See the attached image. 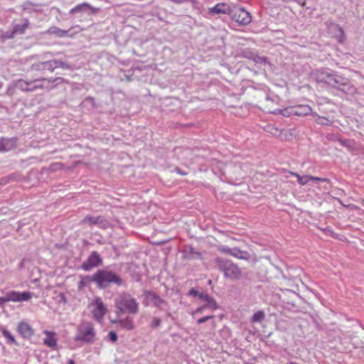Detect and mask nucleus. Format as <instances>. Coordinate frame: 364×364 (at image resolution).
I'll list each match as a JSON object with an SVG mask.
<instances>
[{
  "label": "nucleus",
  "mask_w": 364,
  "mask_h": 364,
  "mask_svg": "<svg viewBox=\"0 0 364 364\" xmlns=\"http://www.w3.org/2000/svg\"><path fill=\"white\" fill-rule=\"evenodd\" d=\"M46 337L43 338V344L53 350L57 348V338L56 333L53 331H49L48 330H45L43 331Z\"/></svg>",
  "instance_id": "18"
},
{
  "label": "nucleus",
  "mask_w": 364,
  "mask_h": 364,
  "mask_svg": "<svg viewBox=\"0 0 364 364\" xmlns=\"http://www.w3.org/2000/svg\"><path fill=\"white\" fill-rule=\"evenodd\" d=\"M31 70L33 71H43L44 67H43V62H38L36 63H34L31 66Z\"/></svg>",
  "instance_id": "34"
},
{
  "label": "nucleus",
  "mask_w": 364,
  "mask_h": 364,
  "mask_svg": "<svg viewBox=\"0 0 364 364\" xmlns=\"http://www.w3.org/2000/svg\"><path fill=\"white\" fill-rule=\"evenodd\" d=\"M88 307L93 318L101 323L107 313V308L102 299L98 296L95 297L89 304Z\"/></svg>",
  "instance_id": "5"
},
{
  "label": "nucleus",
  "mask_w": 364,
  "mask_h": 364,
  "mask_svg": "<svg viewBox=\"0 0 364 364\" xmlns=\"http://www.w3.org/2000/svg\"><path fill=\"white\" fill-rule=\"evenodd\" d=\"M269 112L273 113V114H281L284 117H289L291 115L294 114V113H296L294 107H287L284 109H280L279 107L277 109L269 110Z\"/></svg>",
  "instance_id": "22"
},
{
  "label": "nucleus",
  "mask_w": 364,
  "mask_h": 364,
  "mask_svg": "<svg viewBox=\"0 0 364 364\" xmlns=\"http://www.w3.org/2000/svg\"><path fill=\"white\" fill-rule=\"evenodd\" d=\"M17 331L23 338H31L34 334L33 329L31 325L26 321L19 322Z\"/></svg>",
  "instance_id": "19"
},
{
  "label": "nucleus",
  "mask_w": 364,
  "mask_h": 364,
  "mask_svg": "<svg viewBox=\"0 0 364 364\" xmlns=\"http://www.w3.org/2000/svg\"><path fill=\"white\" fill-rule=\"evenodd\" d=\"M325 232L328 235H330V236H331L333 237H336V234L332 230H330V229L327 228V229L325 230Z\"/></svg>",
  "instance_id": "40"
},
{
  "label": "nucleus",
  "mask_w": 364,
  "mask_h": 364,
  "mask_svg": "<svg viewBox=\"0 0 364 364\" xmlns=\"http://www.w3.org/2000/svg\"><path fill=\"white\" fill-rule=\"evenodd\" d=\"M3 86V84L1 82H0V89Z\"/></svg>",
  "instance_id": "44"
},
{
  "label": "nucleus",
  "mask_w": 364,
  "mask_h": 364,
  "mask_svg": "<svg viewBox=\"0 0 364 364\" xmlns=\"http://www.w3.org/2000/svg\"><path fill=\"white\" fill-rule=\"evenodd\" d=\"M49 32L52 34H55V36H57L58 37H63L67 33V31L61 30L57 27L50 28L49 29Z\"/></svg>",
  "instance_id": "32"
},
{
  "label": "nucleus",
  "mask_w": 364,
  "mask_h": 364,
  "mask_svg": "<svg viewBox=\"0 0 364 364\" xmlns=\"http://www.w3.org/2000/svg\"><path fill=\"white\" fill-rule=\"evenodd\" d=\"M231 11L229 4L223 2L218 3L208 9L210 14H230Z\"/></svg>",
  "instance_id": "17"
},
{
  "label": "nucleus",
  "mask_w": 364,
  "mask_h": 364,
  "mask_svg": "<svg viewBox=\"0 0 364 364\" xmlns=\"http://www.w3.org/2000/svg\"><path fill=\"white\" fill-rule=\"evenodd\" d=\"M311 111V107L307 105H297V116L307 115Z\"/></svg>",
  "instance_id": "27"
},
{
  "label": "nucleus",
  "mask_w": 364,
  "mask_h": 364,
  "mask_svg": "<svg viewBox=\"0 0 364 364\" xmlns=\"http://www.w3.org/2000/svg\"><path fill=\"white\" fill-rule=\"evenodd\" d=\"M145 295L149 301H152L156 305H159L162 302L160 296L152 291H146Z\"/></svg>",
  "instance_id": "26"
},
{
  "label": "nucleus",
  "mask_w": 364,
  "mask_h": 364,
  "mask_svg": "<svg viewBox=\"0 0 364 364\" xmlns=\"http://www.w3.org/2000/svg\"><path fill=\"white\" fill-rule=\"evenodd\" d=\"M83 7H86V8H91L90 5L87 3H82V4H78L77 6H75L73 9H71V13H75V12H79L82 10V9Z\"/></svg>",
  "instance_id": "33"
},
{
  "label": "nucleus",
  "mask_w": 364,
  "mask_h": 364,
  "mask_svg": "<svg viewBox=\"0 0 364 364\" xmlns=\"http://www.w3.org/2000/svg\"><path fill=\"white\" fill-rule=\"evenodd\" d=\"M301 282V286H299L297 284V290L299 292H297V296L302 298V295H301V293H303L304 296H307L308 294H311V291H310L308 285L305 284L301 279H300Z\"/></svg>",
  "instance_id": "25"
},
{
  "label": "nucleus",
  "mask_w": 364,
  "mask_h": 364,
  "mask_svg": "<svg viewBox=\"0 0 364 364\" xmlns=\"http://www.w3.org/2000/svg\"><path fill=\"white\" fill-rule=\"evenodd\" d=\"M224 274L231 279H238L242 276L240 269L234 263L226 262L223 267Z\"/></svg>",
  "instance_id": "10"
},
{
  "label": "nucleus",
  "mask_w": 364,
  "mask_h": 364,
  "mask_svg": "<svg viewBox=\"0 0 364 364\" xmlns=\"http://www.w3.org/2000/svg\"><path fill=\"white\" fill-rule=\"evenodd\" d=\"M223 251L238 259H247L249 257L247 252L236 248H224Z\"/></svg>",
  "instance_id": "21"
},
{
  "label": "nucleus",
  "mask_w": 364,
  "mask_h": 364,
  "mask_svg": "<svg viewBox=\"0 0 364 364\" xmlns=\"http://www.w3.org/2000/svg\"><path fill=\"white\" fill-rule=\"evenodd\" d=\"M264 318V313L262 311H257L253 316L252 317V322H260L262 321Z\"/></svg>",
  "instance_id": "30"
},
{
  "label": "nucleus",
  "mask_w": 364,
  "mask_h": 364,
  "mask_svg": "<svg viewBox=\"0 0 364 364\" xmlns=\"http://www.w3.org/2000/svg\"><path fill=\"white\" fill-rule=\"evenodd\" d=\"M114 305L118 314H136L139 309L136 299L126 292L121 293L115 298Z\"/></svg>",
  "instance_id": "2"
},
{
  "label": "nucleus",
  "mask_w": 364,
  "mask_h": 364,
  "mask_svg": "<svg viewBox=\"0 0 364 364\" xmlns=\"http://www.w3.org/2000/svg\"><path fill=\"white\" fill-rule=\"evenodd\" d=\"M33 297V293L30 291H9L4 296H0V304L8 302H23L30 300Z\"/></svg>",
  "instance_id": "6"
},
{
  "label": "nucleus",
  "mask_w": 364,
  "mask_h": 364,
  "mask_svg": "<svg viewBox=\"0 0 364 364\" xmlns=\"http://www.w3.org/2000/svg\"><path fill=\"white\" fill-rule=\"evenodd\" d=\"M296 177L297 182L299 183L301 186H314V184H316L318 181H328L327 178L314 177L308 175L300 176L299 175L297 174Z\"/></svg>",
  "instance_id": "16"
},
{
  "label": "nucleus",
  "mask_w": 364,
  "mask_h": 364,
  "mask_svg": "<svg viewBox=\"0 0 364 364\" xmlns=\"http://www.w3.org/2000/svg\"><path fill=\"white\" fill-rule=\"evenodd\" d=\"M189 294L198 296L200 299L203 300L207 303V306L209 307V309H218V304L216 301L210 297L208 294L205 293H200L197 290L192 289L189 291Z\"/></svg>",
  "instance_id": "14"
},
{
  "label": "nucleus",
  "mask_w": 364,
  "mask_h": 364,
  "mask_svg": "<svg viewBox=\"0 0 364 364\" xmlns=\"http://www.w3.org/2000/svg\"><path fill=\"white\" fill-rule=\"evenodd\" d=\"M176 172H177L178 173H179L180 175H182V176H185V175H186V172H183V171H181L180 169H178V168H177V169H176Z\"/></svg>",
  "instance_id": "42"
},
{
  "label": "nucleus",
  "mask_w": 364,
  "mask_h": 364,
  "mask_svg": "<svg viewBox=\"0 0 364 364\" xmlns=\"http://www.w3.org/2000/svg\"><path fill=\"white\" fill-rule=\"evenodd\" d=\"M90 282L92 281V277L88 276L81 277L80 280L77 283L78 291H82Z\"/></svg>",
  "instance_id": "29"
},
{
  "label": "nucleus",
  "mask_w": 364,
  "mask_h": 364,
  "mask_svg": "<svg viewBox=\"0 0 364 364\" xmlns=\"http://www.w3.org/2000/svg\"><path fill=\"white\" fill-rule=\"evenodd\" d=\"M29 26V21L27 18H23L21 20L20 23L14 24L13 27V30L9 33H6L3 38L11 39L14 37L16 34H23Z\"/></svg>",
  "instance_id": "11"
},
{
  "label": "nucleus",
  "mask_w": 364,
  "mask_h": 364,
  "mask_svg": "<svg viewBox=\"0 0 364 364\" xmlns=\"http://www.w3.org/2000/svg\"><path fill=\"white\" fill-rule=\"evenodd\" d=\"M102 262V259L99 254L96 252H92L88 257L87 259L82 263V269L87 271L92 267H97Z\"/></svg>",
  "instance_id": "13"
},
{
  "label": "nucleus",
  "mask_w": 364,
  "mask_h": 364,
  "mask_svg": "<svg viewBox=\"0 0 364 364\" xmlns=\"http://www.w3.org/2000/svg\"><path fill=\"white\" fill-rule=\"evenodd\" d=\"M316 122L324 125H329L331 124V121L328 118L323 117H318L316 119Z\"/></svg>",
  "instance_id": "35"
},
{
  "label": "nucleus",
  "mask_w": 364,
  "mask_h": 364,
  "mask_svg": "<svg viewBox=\"0 0 364 364\" xmlns=\"http://www.w3.org/2000/svg\"><path fill=\"white\" fill-rule=\"evenodd\" d=\"M81 224L87 225L90 227L96 225L100 228L105 229L108 227L109 223L105 218L102 215L94 216L87 215L81 220Z\"/></svg>",
  "instance_id": "8"
},
{
  "label": "nucleus",
  "mask_w": 364,
  "mask_h": 364,
  "mask_svg": "<svg viewBox=\"0 0 364 364\" xmlns=\"http://www.w3.org/2000/svg\"><path fill=\"white\" fill-rule=\"evenodd\" d=\"M339 141L341 145L344 146H350V141L347 139H339Z\"/></svg>",
  "instance_id": "41"
},
{
  "label": "nucleus",
  "mask_w": 364,
  "mask_h": 364,
  "mask_svg": "<svg viewBox=\"0 0 364 364\" xmlns=\"http://www.w3.org/2000/svg\"><path fill=\"white\" fill-rule=\"evenodd\" d=\"M46 80V82H38L36 83H33L32 85L33 91L36 90L38 89H50L53 87L52 84L54 81L48 79Z\"/></svg>",
  "instance_id": "24"
},
{
  "label": "nucleus",
  "mask_w": 364,
  "mask_h": 364,
  "mask_svg": "<svg viewBox=\"0 0 364 364\" xmlns=\"http://www.w3.org/2000/svg\"><path fill=\"white\" fill-rule=\"evenodd\" d=\"M282 104L277 95H267L261 100V108L269 112V110L277 109L280 105H283Z\"/></svg>",
  "instance_id": "9"
},
{
  "label": "nucleus",
  "mask_w": 364,
  "mask_h": 364,
  "mask_svg": "<svg viewBox=\"0 0 364 364\" xmlns=\"http://www.w3.org/2000/svg\"><path fill=\"white\" fill-rule=\"evenodd\" d=\"M2 334L6 339H8L10 343H14L15 345H18L17 341H16L15 338L14 337V336L11 334V333L10 331H9L8 330L4 329L2 331Z\"/></svg>",
  "instance_id": "31"
},
{
  "label": "nucleus",
  "mask_w": 364,
  "mask_h": 364,
  "mask_svg": "<svg viewBox=\"0 0 364 364\" xmlns=\"http://www.w3.org/2000/svg\"><path fill=\"white\" fill-rule=\"evenodd\" d=\"M92 281L101 288L107 287L110 283H121L120 278L114 273L109 271L99 270L92 275Z\"/></svg>",
  "instance_id": "4"
},
{
  "label": "nucleus",
  "mask_w": 364,
  "mask_h": 364,
  "mask_svg": "<svg viewBox=\"0 0 364 364\" xmlns=\"http://www.w3.org/2000/svg\"><path fill=\"white\" fill-rule=\"evenodd\" d=\"M63 65V62L57 60H48L43 62L44 70L50 72H53L55 68L60 67Z\"/></svg>",
  "instance_id": "23"
},
{
  "label": "nucleus",
  "mask_w": 364,
  "mask_h": 364,
  "mask_svg": "<svg viewBox=\"0 0 364 364\" xmlns=\"http://www.w3.org/2000/svg\"><path fill=\"white\" fill-rule=\"evenodd\" d=\"M265 130L269 132L271 134L276 137H280L282 140H289V136H291L292 134L291 132L294 131L293 129L289 130H282L279 128L274 127V125L269 124L265 127Z\"/></svg>",
  "instance_id": "12"
},
{
  "label": "nucleus",
  "mask_w": 364,
  "mask_h": 364,
  "mask_svg": "<svg viewBox=\"0 0 364 364\" xmlns=\"http://www.w3.org/2000/svg\"><path fill=\"white\" fill-rule=\"evenodd\" d=\"M0 150L8 151L14 146V141L9 139H2L1 141Z\"/></svg>",
  "instance_id": "28"
},
{
  "label": "nucleus",
  "mask_w": 364,
  "mask_h": 364,
  "mask_svg": "<svg viewBox=\"0 0 364 364\" xmlns=\"http://www.w3.org/2000/svg\"><path fill=\"white\" fill-rule=\"evenodd\" d=\"M109 338L110 340L113 342V343H115L117 341V336L115 332L114 331H109Z\"/></svg>",
  "instance_id": "39"
},
{
  "label": "nucleus",
  "mask_w": 364,
  "mask_h": 364,
  "mask_svg": "<svg viewBox=\"0 0 364 364\" xmlns=\"http://www.w3.org/2000/svg\"><path fill=\"white\" fill-rule=\"evenodd\" d=\"M213 317H214V316H213V315L203 316V317L199 318L197 322H198V323L200 324V323L206 322L207 321L213 318Z\"/></svg>",
  "instance_id": "37"
},
{
  "label": "nucleus",
  "mask_w": 364,
  "mask_h": 364,
  "mask_svg": "<svg viewBox=\"0 0 364 364\" xmlns=\"http://www.w3.org/2000/svg\"><path fill=\"white\" fill-rule=\"evenodd\" d=\"M160 325H161V319L160 318H156V317L152 318L151 322L150 323V326L152 328H158L160 326Z\"/></svg>",
  "instance_id": "36"
},
{
  "label": "nucleus",
  "mask_w": 364,
  "mask_h": 364,
  "mask_svg": "<svg viewBox=\"0 0 364 364\" xmlns=\"http://www.w3.org/2000/svg\"><path fill=\"white\" fill-rule=\"evenodd\" d=\"M230 15L233 21L242 26H247L252 21L250 13L242 7L235 9Z\"/></svg>",
  "instance_id": "7"
},
{
  "label": "nucleus",
  "mask_w": 364,
  "mask_h": 364,
  "mask_svg": "<svg viewBox=\"0 0 364 364\" xmlns=\"http://www.w3.org/2000/svg\"><path fill=\"white\" fill-rule=\"evenodd\" d=\"M312 77L316 82L325 83L345 94L354 95L357 92V88L350 79L329 68L314 70Z\"/></svg>",
  "instance_id": "1"
},
{
  "label": "nucleus",
  "mask_w": 364,
  "mask_h": 364,
  "mask_svg": "<svg viewBox=\"0 0 364 364\" xmlns=\"http://www.w3.org/2000/svg\"><path fill=\"white\" fill-rule=\"evenodd\" d=\"M96 330L91 321H82L77 328L75 341L85 343H93L96 339Z\"/></svg>",
  "instance_id": "3"
},
{
  "label": "nucleus",
  "mask_w": 364,
  "mask_h": 364,
  "mask_svg": "<svg viewBox=\"0 0 364 364\" xmlns=\"http://www.w3.org/2000/svg\"><path fill=\"white\" fill-rule=\"evenodd\" d=\"M46 78L36 79L31 81H27L23 79H20L15 82V86L23 92H31L33 91L32 85L38 82H46Z\"/></svg>",
  "instance_id": "15"
},
{
  "label": "nucleus",
  "mask_w": 364,
  "mask_h": 364,
  "mask_svg": "<svg viewBox=\"0 0 364 364\" xmlns=\"http://www.w3.org/2000/svg\"><path fill=\"white\" fill-rule=\"evenodd\" d=\"M68 364H75V361L73 359H70L68 361Z\"/></svg>",
  "instance_id": "43"
},
{
  "label": "nucleus",
  "mask_w": 364,
  "mask_h": 364,
  "mask_svg": "<svg viewBox=\"0 0 364 364\" xmlns=\"http://www.w3.org/2000/svg\"><path fill=\"white\" fill-rule=\"evenodd\" d=\"M205 308H209V307L207 306V304H205V305H203V306H201L198 307V309H196L193 312V314H193V315H194V314H200V313H202V312L204 311V309H205Z\"/></svg>",
  "instance_id": "38"
},
{
  "label": "nucleus",
  "mask_w": 364,
  "mask_h": 364,
  "mask_svg": "<svg viewBox=\"0 0 364 364\" xmlns=\"http://www.w3.org/2000/svg\"><path fill=\"white\" fill-rule=\"evenodd\" d=\"M112 323H119V325L127 331H132L135 328V324L133 318L129 316L119 320H112Z\"/></svg>",
  "instance_id": "20"
}]
</instances>
